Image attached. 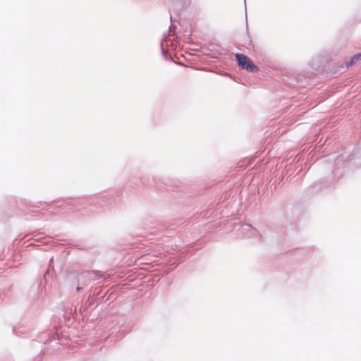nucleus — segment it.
<instances>
[{
	"instance_id": "2",
	"label": "nucleus",
	"mask_w": 361,
	"mask_h": 361,
	"mask_svg": "<svg viewBox=\"0 0 361 361\" xmlns=\"http://www.w3.org/2000/svg\"><path fill=\"white\" fill-rule=\"evenodd\" d=\"M361 60V53L360 54H356L355 56H353L350 61H348L346 63V66H353V64H355L357 61H360Z\"/></svg>"
},
{
	"instance_id": "3",
	"label": "nucleus",
	"mask_w": 361,
	"mask_h": 361,
	"mask_svg": "<svg viewBox=\"0 0 361 361\" xmlns=\"http://www.w3.org/2000/svg\"><path fill=\"white\" fill-rule=\"evenodd\" d=\"M77 290H80V287H78Z\"/></svg>"
},
{
	"instance_id": "1",
	"label": "nucleus",
	"mask_w": 361,
	"mask_h": 361,
	"mask_svg": "<svg viewBox=\"0 0 361 361\" xmlns=\"http://www.w3.org/2000/svg\"><path fill=\"white\" fill-rule=\"evenodd\" d=\"M235 58L238 61V65L246 69L247 71L254 72L257 71L259 70L258 67L255 66L251 60L244 54H236Z\"/></svg>"
}]
</instances>
